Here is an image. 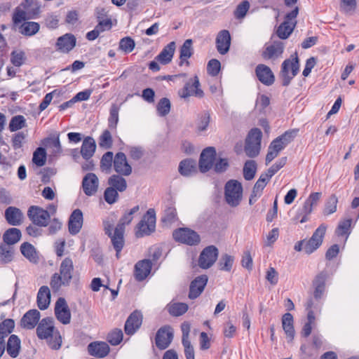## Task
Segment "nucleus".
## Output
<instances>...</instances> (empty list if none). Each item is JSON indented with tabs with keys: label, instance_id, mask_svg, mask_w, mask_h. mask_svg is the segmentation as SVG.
<instances>
[{
	"label": "nucleus",
	"instance_id": "20",
	"mask_svg": "<svg viewBox=\"0 0 359 359\" xmlns=\"http://www.w3.org/2000/svg\"><path fill=\"white\" fill-rule=\"evenodd\" d=\"M114 168L120 175L128 176L132 172V168L128 164L126 156L122 153H117L114 159Z\"/></svg>",
	"mask_w": 359,
	"mask_h": 359
},
{
	"label": "nucleus",
	"instance_id": "39",
	"mask_svg": "<svg viewBox=\"0 0 359 359\" xmlns=\"http://www.w3.org/2000/svg\"><path fill=\"white\" fill-rule=\"evenodd\" d=\"M22 254L31 262L37 263L39 260L38 253L35 248L29 243H24L20 246Z\"/></svg>",
	"mask_w": 359,
	"mask_h": 359
},
{
	"label": "nucleus",
	"instance_id": "17",
	"mask_svg": "<svg viewBox=\"0 0 359 359\" xmlns=\"http://www.w3.org/2000/svg\"><path fill=\"white\" fill-rule=\"evenodd\" d=\"M173 339V330L170 326L160 328L156 335V345L160 349H165Z\"/></svg>",
	"mask_w": 359,
	"mask_h": 359
},
{
	"label": "nucleus",
	"instance_id": "9",
	"mask_svg": "<svg viewBox=\"0 0 359 359\" xmlns=\"http://www.w3.org/2000/svg\"><path fill=\"white\" fill-rule=\"evenodd\" d=\"M299 13V8L295 6L292 11L287 13L285 20L278 27L276 34L281 39H287L293 32L296 24V18Z\"/></svg>",
	"mask_w": 359,
	"mask_h": 359
},
{
	"label": "nucleus",
	"instance_id": "50",
	"mask_svg": "<svg viewBox=\"0 0 359 359\" xmlns=\"http://www.w3.org/2000/svg\"><path fill=\"white\" fill-rule=\"evenodd\" d=\"M188 310V305L185 303H173L168 306L169 313L174 316H180Z\"/></svg>",
	"mask_w": 359,
	"mask_h": 359
},
{
	"label": "nucleus",
	"instance_id": "37",
	"mask_svg": "<svg viewBox=\"0 0 359 359\" xmlns=\"http://www.w3.org/2000/svg\"><path fill=\"white\" fill-rule=\"evenodd\" d=\"M96 149V144L95 140L90 137H88L84 139L81 148V154L83 158L88 160L90 158Z\"/></svg>",
	"mask_w": 359,
	"mask_h": 359
},
{
	"label": "nucleus",
	"instance_id": "36",
	"mask_svg": "<svg viewBox=\"0 0 359 359\" xmlns=\"http://www.w3.org/2000/svg\"><path fill=\"white\" fill-rule=\"evenodd\" d=\"M321 196V192L311 193L304 203L302 208L303 213L305 215L311 214L313 211V208L318 205Z\"/></svg>",
	"mask_w": 359,
	"mask_h": 359
},
{
	"label": "nucleus",
	"instance_id": "57",
	"mask_svg": "<svg viewBox=\"0 0 359 359\" xmlns=\"http://www.w3.org/2000/svg\"><path fill=\"white\" fill-rule=\"evenodd\" d=\"M99 145L104 149H109L112 146V137L110 132L107 130L103 131L99 138Z\"/></svg>",
	"mask_w": 359,
	"mask_h": 359
},
{
	"label": "nucleus",
	"instance_id": "38",
	"mask_svg": "<svg viewBox=\"0 0 359 359\" xmlns=\"http://www.w3.org/2000/svg\"><path fill=\"white\" fill-rule=\"evenodd\" d=\"M179 172L184 176H190L197 172V165L195 161L185 159L180 162Z\"/></svg>",
	"mask_w": 359,
	"mask_h": 359
},
{
	"label": "nucleus",
	"instance_id": "29",
	"mask_svg": "<svg viewBox=\"0 0 359 359\" xmlns=\"http://www.w3.org/2000/svg\"><path fill=\"white\" fill-rule=\"evenodd\" d=\"M282 327L286 335L288 342H292L294 338L295 330L294 327V318L291 313H285L281 320Z\"/></svg>",
	"mask_w": 359,
	"mask_h": 359
},
{
	"label": "nucleus",
	"instance_id": "51",
	"mask_svg": "<svg viewBox=\"0 0 359 359\" xmlns=\"http://www.w3.org/2000/svg\"><path fill=\"white\" fill-rule=\"evenodd\" d=\"M299 69H282L280 72V77L283 84L287 86L294 76L298 73Z\"/></svg>",
	"mask_w": 359,
	"mask_h": 359
},
{
	"label": "nucleus",
	"instance_id": "53",
	"mask_svg": "<svg viewBox=\"0 0 359 359\" xmlns=\"http://www.w3.org/2000/svg\"><path fill=\"white\" fill-rule=\"evenodd\" d=\"M352 220L351 219H347L343 220L339 222L337 229L336 233L339 236H346V239H347L348 236L350 233V227L351 225Z\"/></svg>",
	"mask_w": 359,
	"mask_h": 359
},
{
	"label": "nucleus",
	"instance_id": "6",
	"mask_svg": "<svg viewBox=\"0 0 359 359\" xmlns=\"http://www.w3.org/2000/svg\"><path fill=\"white\" fill-rule=\"evenodd\" d=\"M224 196L226 203L231 207L239 205L243 196L241 184L235 180L228 181L224 188Z\"/></svg>",
	"mask_w": 359,
	"mask_h": 359
},
{
	"label": "nucleus",
	"instance_id": "60",
	"mask_svg": "<svg viewBox=\"0 0 359 359\" xmlns=\"http://www.w3.org/2000/svg\"><path fill=\"white\" fill-rule=\"evenodd\" d=\"M108 341L113 346L119 344L123 340L121 330L116 329L111 331L107 337Z\"/></svg>",
	"mask_w": 359,
	"mask_h": 359
},
{
	"label": "nucleus",
	"instance_id": "30",
	"mask_svg": "<svg viewBox=\"0 0 359 359\" xmlns=\"http://www.w3.org/2000/svg\"><path fill=\"white\" fill-rule=\"evenodd\" d=\"M83 225V213L79 209L72 212L69 219V231L71 234L79 232Z\"/></svg>",
	"mask_w": 359,
	"mask_h": 359
},
{
	"label": "nucleus",
	"instance_id": "5",
	"mask_svg": "<svg viewBox=\"0 0 359 359\" xmlns=\"http://www.w3.org/2000/svg\"><path fill=\"white\" fill-rule=\"evenodd\" d=\"M296 131H287L282 135L278 137L270 144L266 156V164H269L276 157L278 156L289 143H290L296 135Z\"/></svg>",
	"mask_w": 359,
	"mask_h": 359
},
{
	"label": "nucleus",
	"instance_id": "3",
	"mask_svg": "<svg viewBox=\"0 0 359 359\" xmlns=\"http://www.w3.org/2000/svg\"><path fill=\"white\" fill-rule=\"evenodd\" d=\"M74 270L73 262L65 258L60 266V273H55L51 278L50 287L54 291H58L62 286H68L72 278Z\"/></svg>",
	"mask_w": 359,
	"mask_h": 359
},
{
	"label": "nucleus",
	"instance_id": "32",
	"mask_svg": "<svg viewBox=\"0 0 359 359\" xmlns=\"http://www.w3.org/2000/svg\"><path fill=\"white\" fill-rule=\"evenodd\" d=\"M327 274L325 271L318 273L313 280V285L314 287L313 296L316 299H320L325 290V282Z\"/></svg>",
	"mask_w": 359,
	"mask_h": 359
},
{
	"label": "nucleus",
	"instance_id": "55",
	"mask_svg": "<svg viewBox=\"0 0 359 359\" xmlns=\"http://www.w3.org/2000/svg\"><path fill=\"white\" fill-rule=\"evenodd\" d=\"M113 156L111 151H107L102 156L100 161V168L102 171L109 172L112 165Z\"/></svg>",
	"mask_w": 359,
	"mask_h": 359
},
{
	"label": "nucleus",
	"instance_id": "18",
	"mask_svg": "<svg viewBox=\"0 0 359 359\" xmlns=\"http://www.w3.org/2000/svg\"><path fill=\"white\" fill-rule=\"evenodd\" d=\"M284 50V44L281 41H273L265 44L262 55L265 60H275L280 56Z\"/></svg>",
	"mask_w": 359,
	"mask_h": 359
},
{
	"label": "nucleus",
	"instance_id": "42",
	"mask_svg": "<svg viewBox=\"0 0 359 359\" xmlns=\"http://www.w3.org/2000/svg\"><path fill=\"white\" fill-rule=\"evenodd\" d=\"M20 348V340L15 334L11 335L7 343V352L13 358H15L19 354Z\"/></svg>",
	"mask_w": 359,
	"mask_h": 359
},
{
	"label": "nucleus",
	"instance_id": "63",
	"mask_svg": "<svg viewBox=\"0 0 359 359\" xmlns=\"http://www.w3.org/2000/svg\"><path fill=\"white\" fill-rule=\"evenodd\" d=\"M170 110V102L167 98H162L157 104V111L159 115L165 116Z\"/></svg>",
	"mask_w": 359,
	"mask_h": 359
},
{
	"label": "nucleus",
	"instance_id": "35",
	"mask_svg": "<svg viewBox=\"0 0 359 359\" xmlns=\"http://www.w3.org/2000/svg\"><path fill=\"white\" fill-rule=\"evenodd\" d=\"M50 303V291L48 287L42 286L37 294V305L41 310L46 309Z\"/></svg>",
	"mask_w": 359,
	"mask_h": 359
},
{
	"label": "nucleus",
	"instance_id": "47",
	"mask_svg": "<svg viewBox=\"0 0 359 359\" xmlns=\"http://www.w3.org/2000/svg\"><path fill=\"white\" fill-rule=\"evenodd\" d=\"M257 171V164L255 161H247L243 167V176L246 180L254 178Z\"/></svg>",
	"mask_w": 359,
	"mask_h": 359
},
{
	"label": "nucleus",
	"instance_id": "13",
	"mask_svg": "<svg viewBox=\"0 0 359 359\" xmlns=\"http://www.w3.org/2000/svg\"><path fill=\"white\" fill-rule=\"evenodd\" d=\"M217 154L214 147H208L201 154L198 168L201 172H206L213 168Z\"/></svg>",
	"mask_w": 359,
	"mask_h": 359
},
{
	"label": "nucleus",
	"instance_id": "52",
	"mask_svg": "<svg viewBox=\"0 0 359 359\" xmlns=\"http://www.w3.org/2000/svg\"><path fill=\"white\" fill-rule=\"evenodd\" d=\"M46 153L43 148L39 147L34 152L32 161L37 166H43L46 163Z\"/></svg>",
	"mask_w": 359,
	"mask_h": 359
},
{
	"label": "nucleus",
	"instance_id": "27",
	"mask_svg": "<svg viewBox=\"0 0 359 359\" xmlns=\"http://www.w3.org/2000/svg\"><path fill=\"white\" fill-rule=\"evenodd\" d=\"M151 262L149 259L139 261L135 266L134 276L136 280L142 281L150 273L151 270Z\"/></svg>",
	"mask_w": 359,
	"mask_h": 359
},
{
	"label": "nucleus",
	"instance_id": "14",
	"mask_svg": "<svg viewBox=\"0 0 359 359\" xmlns=\"http://www.w3.org/2000/svg\"><path fill=\"white\" fill-rule=\"evenodd\" d=\"M55 315L56 318L62 324L67 325L71 320V311L63 297H60L55 302Z\"/></svg>",
	"mask_w": 359,
	"mask_h": 359
},
{
	"label": "nucleus",
	"instance_id": "8",
	"mask_svg": "<svg viewBox=\"0 0 359 359\" xmlns=\"http://www.w3.org/2000/svg\"><path fill=\"white\" fill-rule=\"evenodd\" d=\"M262 133L258 128L252 129L245 140V152L249 157L257 156L261 149Z\"/></svg>",
	"mask_w": 359,
	"mask_h": 359
},
{
	"label": "nucleus",
	"instance_id": "54",
	"mask_svg": "<svg viewBox=\"0 0 359 359\" xmlns=\"http://www.w3.org/2000/svg\"><path fill=\"white\" fill-rule=\"evenodd\" d=\"M15 327V323L11 319H6L0 324V339L4 338L10 334Z\"/></svg>",
	"mask_w": 359,
	"mask_h": 359
},
{
	"label": "nucleus",
	"instance_id": "12",
	"mask_svg": "<svg viewBox=\"0 0 359 359\" xmlns=\"http://www.w3.org/2000/svg\"><path fill=\"white\" fill-rule=\"evenodd\" d=\"M27 215L30 220L39 226H46L50 218L48 210L36 205H32L29 208Z\"/></svg>",
	"mask_w": 359,
	"mask_h": 359
},
{
	"label": "nucleus",
	"instance_id": "48",
	"mask_svg": "<svg viewBox=\"0 0 359 359\" xmlns=\"http://www.w3.org/2000/svg\"><path fill=\"white\" fill-rule=\"evenodd\" d=\"M26 126V120L23 116H13L9 123V130L11 132L17 131Z\"/></svg>",
	"mask_w": 359,
	"mask_h": 359
},
{
	"label": "nucleus",
	"instance_id": "2",
	"mask_svg": "<svg viewBox=\"0 0 359 359\" xmlns=\"http://www.w3.org/2000/svg\"><path fill=\"white\" fill-rule=\"evenodd\" d=\"M37 337L41 339H46L50 347L58 349L62 344V338L58 330L55 328L52 318H43L36 328Z\"/></svg>",
	"mask_w": 359,
	"mask_h": 359
},
{
	"label": "nucleus",
	"instance_id": "45",
	"mask_svg": "<svg viewBox=\"0 0 359 359\" xmlns=\"http://www.w3.org/2000/svg\"><path fill=\"white\" fill-rule=\"evenodd\" d=\"M39 25L35 22H25L20 27L21 34L26 36H32L38 32Z\"/></svg>",
	"mask_w": 359,
	"mask_h": 359
},
{
	"label": "nucleus",
	"instance_id": "62",
	"mask_svg": "<svg viewBox=\"0 0 359 359\" xmlns=\"http://www.w3.org/2000/svg\"><path fill=\"white\" fill-rule=\"evenodd\" d=\"M118 111L119 107L113 104L110 109V116L109 118V126L112 128H116L118 121Z\"/></svg>",
	"mask_w": 359,
	"mask_h": 359
},
{
	"label": "nucleus",
	"instance_id": "23",
	"mask_svg": "<svg viewBox=\"0 0 359 359\" xmlns=\"http://www.w3.org/2000/svg\"><path fill=\"white\" fill-rule=\"evenodd\" d=\"M98 185L99 180L94 173H88L83 179V189L84 193L88 196H92L95 194L97 191Z\"/></svg>",
	"mask_w": 359,
	"mask_h": 359
},
{
	"label": "nucleus",
	"instance_id": "56",
	"mask_svg": "<svg viewBox=\"0 0 359 359\" xmlns=\"http://www.w3.org/2000/svg\"><path fill=\"white\" fill-rule=\"evenodd\" d=\"M25 54L22 50H15L11 53V60L13 65L15 67L22 65L25 61Z\"/></svg>",
	"mask_w": 359,
	"mask_h": 359
},
{
	"label": "nucleus",
	"instance_id": "41",
	"mask_svg": "<svg viewBox=\"0 0 359 359\" xmlns=\"http://www.w3.org/2000/svg\"><path fill=\"white\" fill-rule=\"evenodd\" d=\"M256 74L258 79L266 86L271 85L275 81L274 74L271 69H257Z\"/></svg>",
	"mask_w": 359,
	"mask_h": 359
},
{
	"label": "nucleus",
	"instance_id": "59",
	"mask_svg": "<svg viewBox=\"0 0 359 359\" xmlns=\"http://www.w3.org/2000/svg\"><path fill=\"white\" fill-rule=\"evenodd\" d=\"M287 158L284 157L276 161L273 165H271L266 172L265 175L271 179L280 169H281L286 163Z\"/></svg>",
	"mask_w": 359,
	"mask_h": 359
},
{
	"label": "nucleus",
	"instance_id": "26",
	"mask_svg": "<svg viewBox=\"0 0 359 359\" xmlns=\"http://www.w3.org/2000/svg\"><path fill=\"white\" fill-rule=\"evenodd\" d=\"M176 48V43L175 41L170 42L168 45H166L163 50L160 52V53L156 56V61H158V63L161 65H168L172 60Z\"/></svg>",
	"mask_w": 359,
	"mask_h": 359
},
{
	"label": "nucleus",
	"instance_id": "21",
	"mask_svg": "<svg viewBox=\"0 0 359 359\" xmlns=\"http://www.w3.org/2000/svg\"><path fill=\"white\" fill-rule=\"evenodd\" d=\"M231 46V35L228 30L220 31L216 37V47L217 51L222 54H226Z\"/></svg>",
	"mask_w": 359,
	"mask_h": 359
},
{
	"label": "nucleus",
	"instance_id": "46",
	"mask_svg": "<svg viewBox=\"0 0 359 359\" xmlns=\"http://www.w3.org/2000/svg\"><path fill=\"white\" fill-rule=\"evenodd\" d=\"M338 198L335 194H332L325 203L323 210L325 215H330L334 213L337 208Z\"/></svg>",
	"mask_w": 359,
	"mask_h": 359
},
{
	"label": "nucleus",
	"instance_id": "43",
	"mask_svg": "<svg viewBox=\"0 0 359 359\" xmlns=\"http://www.w3.org/2000/svg\"><path fill=\"white\" fill-rule=\"evenodd\" d=\"M108 184L110 187H114L115 190L120 192L124 191L127 188L126 180L116 175H114L109 178Z\"/></svg>",
	"mask_w": 359,
	"mask_h": 359
},
{
	"label": "nucleus",
	"instance_id": "7",
	"mask_svg": "<svg viewBox=\"0 0 359 359\" xmlns=\"http://www.w3.org/2000/svg\"><path fill=\"white\" fill-rule=\"evenodd\" d=\"M155 211L154 209H149L142 220L137 224L135 229V235L138 238L148 236L155 231Z\"/></svg>",
	"mask_w": 359,
	"mask_h": 359
},
{
	"label": "nucleus",
	"instance_id": "24",
	"mask_svg": "<svg viewBox=\"0 0 359 359\" xmlns=\"http://www.w3.org/2000/svg\"><path fill=\"white\" fill-rule=\"evenodd\" d=\"M194 54V48H193V41L191 39H187L183 43L182 46L180 49V62L179 65L182 66H189L190 62H189V59Z\"/></svg>",
	"mask_w": 359,
	"mask_h": 359
},
{
	"label": "nucleus",
	"instance_id": "49",
	"mask_svg": "<svg viewBox=\"0 0 359 359\" xmlns=\"http://www.w3.org/2000/svg\"><path fill=\"white\" fill-rule=\"evenodd\" d=\"M210 120V116L208 113L200 114L196 121V130L200 133L205 131L209 126Z\"/></svg>",
	"mask_w": 359,
	"mask_h": 359
},
{
	"label": "nucleus",
	"instance_id": "34",
	"mask_svg": "<svg viewBox=\"0 0 359 359\" xmlns=\"http://www.w3.org/2000/svg\"><path fill=\"white\" fill-rule=\"evenodd\" d=\"M270 181V178L267 176V175H265L264 173H262L258 180L256 182L250 198V203L252 204L253 202L256 201L257 198H259L262 193L263 189L266 186L268 182Z\"/></svg>",
	"mask_w": 359,
	"mask_h": 359
},
{
	"label": "nucleus",
	"instance_id": "10",
	"mask_svg": "<svg viewBox=\"0 0 359 359\" xmlns=\"http://www.w3.org/2000/svg\"><path fill=\"white\" fill-rule=\"evenodd\" d=\"M174 239L180 243L189 245H198L201 241L200 236L189 228H180L173 231Z\"/></svg>",
	"mask_w": 359,
	"mask_h": 359
},
{
	"label": "nucleus",
	"instance_id": "58",
	"mask_svg": "<svg viewBox=\"0 0 359 359\" xmlns=\"http://www.w3.org/2000/svg\"><path fill=\"white\" fill-rule=\"evenodd\" d=\"M135 46V41L130 37L123 38L119 42V48L126 53L132 52Z\"/></svg>",
	"mask_w": 359,
	"mask_h": 359
},
{
	"label": "nucleus",
	"instance_id": "11",
	"mask_svg": "<svg viewBox=\"0 0 359 359\" xmlns=\"http://www.w3.org/2000/svg\"><path fill=\"white\" fill-rule=\"evenodd\" d=\"M327 230V226L321 224L315 231L311 238L305 242L304 250L306 254H311L318 249L323 243L324 236Z\"/></svg>",
	"mask_w": 359,
	"mask_h": 359
},
{
	"label": "nucleus",
	"instance_id": "61",
	"mask_svg": "<svg viewBox=\"0 0 359 359\" xmlns=\"http://www.w3.org/2000/svg\"><path fill=\"white\" fill-rule=\"evenodd\" d=\"M104 198L105 201L109 204H113L118 200V194L117 190H115L114 187H108L106 189L104 193Z\"/></svg>",
	"mask_w": 359,
	"mask_h": 359
},
{
	"label": "nucleus",
	"instance_id": "4",
	"mask_svg": "<svg viewBox=\"0 0 359 359\" xmlns=\"http://www.w3.org/2000/svg\"><path fill=\"white\" fill-rule=\"evenodd\" d=\"M39 12L36 0H24L15 10L13 20L18 24L27 19L34 18Z\"/></svg>",
	"mask_w": 359,
	"mask_h": 359
},
{
	"label": "nucleus",
	"instance_id": "64",
	"mask_svg": "<svg viewBox=\"0 0 359 359\" xmlns=\"http://www.w3.org/2000/svg\"><path fill=\"white\" fill-rule=\"evenodd\" d=\"M250 8V3L248 1H243L239 4L234 12L236 18H243L245 16Z\"/></svg>",
	"mask_w": 359,
	"mask_h": 359
},
{
	"label": "nucleus",
	"instance_id": "40",
	"mask_svg": "<svg viewBox=\"0 0 359 359\" xmlns=\"http://www.w3.org/2000/svg\"><path fill=\"white\" fill-rule=\"evenodd\" d=\"M20 231L16 228H11L4 233V243L13 246L14 244L17 243L20 240Z\"/></svg>",
	"mask_w": 359,
	"mask_h": 359
},
{
	"label": "nucleus",
	"instance_id": "19",
	"mask_svg": "<svg viewBox=\"0 0 359 359\" xmlns=\"http://www.w3.org/2000/svg\"><path fill=\"white\" fill-rule=\"evenodd\" d=\"M76 37L72 34H65L60 36L56 41L55 48L62 53H68L76 46Z\"/></svg>",
	"mask_w": 359,
	"mask_h": 359
},
{
	"label": "nucleus",
	"instance_id": "15",
	"mask_svg": "<svg viewBox=\"0 0 359 359\" xmlns=\"http://www.w3.org/2000/svg\"><path fill=\"white\" fill-rule=\"evenodd\" d=\"M218 250L213 245L205 248L201 253L198 264L203 269L210 268L217 260Z\"/></svg>",
	"mask_w": 359,
	"mask_h": 359
},
{
	"label": "nucleus",
	"instance_id": "1",
	"mask_svg": "<svg viewBox=\"0 0 359 359\" xmlns=\"http://www.w3.org/2000/svg\"><path fill=\"white\" fill-rule=\"evenodd\" d=\"M140 210L139 205H135L130 210L126 211L113 231V220H107L104 222L105 233L111 238L112 245L116 251V257L121 251L124 245L123 233L126 225H128L133 219V215Z\"/></svg>",
	"mask_w": 359,
	"mask_h": 359
},
{
	"label": "nucleus",
	"instance_id": "33",
	"mask_svg": "<svg viewBox=\"0 0 359 359\" xmlns=\"http://www.w3.org/2000/svg\"><path fill=\"white\" fill-rule=\"evenodd\" d=\"M40 316V312L36 309L27 311L21 319L22 327L28 330L33 329L39 323Z\"/></svg>",
	"mask_w": 359,
	"mask_h": 359
},
{
	"label": "nucleus",
	"instance_id": "22",
	"mask_svg": "<svg viewBox=\"0 0 359 359\" xmlns=\"http://www.w3.org/2000/svg\"><path fill=\"white\" fill-rule=\"evenodd\" d=\"M142 316L138 311H134L128 318L125 324V332L128 335L133 334L140 327Z\"/></svg>",
	"mask_w": 359,
	"mask_h": 359
},
{
	"label": "nucleus",
	"instance_id": "31",
	"mask_svg": "<svg viewBox=\"0 0 359 359\" xmlns=\"http://www.w3.org/2000/svg\"><path fill=\"white\" fill-rule=\"evenodd\" d=\"M5 218L9 224L19 226L22 223L23 214L19 208L10 206L5 210Z\"/></svg>",
	"mask_w": 359,
	"mask_h": 359
},
{
	"label": "nucleus",
	"instance_id": "28",
	"mask_svg": "<svg viewBox=\"0 0 359 359\" xmlns=\"http://www.w3.org/2000/svg\"><path fill=\"white\" fill-rule=\"evenodd\" d=\"M88 351L93 356L103 358L109 353V346L104 341H93L88 346Z\"/></svg>",
	"mask_w": 359,
	"mask_h": 359
},
{
	"label": "nucleus",
	"instance_id": "44",
	"mask_svg": "<svg viewBox=\"0 0 359 359\" xmlns=\"http://www.w3.org/2000/svg\"><path fill=\"white\" fill-rule=\"evenodd\" d=\"M14 248L12 245L2 243L0 245V259L3 263H9L13 259Z\"/></svg>",
	"mask_w": 359,
	"mask_h": 359
},
{
	"label": "nucleus",
	"instance_id": "16",
	"mask_svg": "<svg viewBox=\"0 0 359 359\" xmlns=\"http://www.w3.org/2000/svg\"><path fill=\"white\" fill-rule=\"evenodd\" d=\"M179 95L182 98H187L191 96L202 97L203 91L200 88L198 78L196 76L187 83L184 88L179 91Z\"/></svg>",
	"mask_w": 359,
	"mask_h": 359
},
{
	"label": "nucleus",
	"instance_id": "25",
	"mask_svg": "<svg viewBox=\"0 0 359 359\" xmlns=\"http://www.w3.org/2000/svg\"><path fill=\"white\" fill-rule=\"evenodd\" d=\"M208 282V277L205 275L197 277L190 285L189 297L191 299L197 298L203 291Z\"/></svg>",
	"mask_w": 359,
	"mask_h": 359
}]
</instances>
